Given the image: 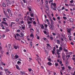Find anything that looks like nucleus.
<instances>
[{
	"instance_id": "f257e3e1",
	"label": "nucleus",
	"mask_w": 75,
	"mask_h": 75,
	"mask_svg": "<svg viewBox=\"0 0 75 75\" xmlns=\"http://www.w3.org/2000/svg\"><path fill=\"white\" fill-rule=\"evenodd\" d=\"M8 45V50L9 52L11 53L12 52V47L11 44H9Z\"/></svg>"
},
{
	"instance_id": "f03ea898",
	"label": "nucleus",
	"mask_w": 75,
	"mask_h": 75,
	"mask_svg": "<svg viewBox=\"0 0 75 75\" xmlns=\"http://www.w3.org/2000/svg\"><path fill=\"white\" fill-rule=\"evenodd\" d=\"M49 27L50 28V29H51L52 30H54V25H48Z\"/></svg>"
},
{
	"instance_id": "7ed1b4c3",
	"label": "nucleus",
	"mask_w": 75,
	"mask_h": 75,
	"mask_svg": "<svg viewBox=\"0 0 75 75\" xmlns=\"http://www.w3.org/2000/svg\"><path fill=\"white\" fill-rule=\"evenodd\" d=\"M7 11H6V13L7 14H8V13H10L11 12V10H10V9L8 8L7 9Z\"/></svg>"
},
{
	"instance_id": "20e7f679",
	"label": "nucleus",
	"mask_w": 75,
	"mask_h": 75,
	"mask_svg": "<svg viewBox=\"0 0 75 75\" xmlns=\"http://www.w3.org/2000/svg\"><path fill=\"white\" fill-rule=\"evenodd\" d=\"M30 16H31L32 17H34V14L33 13V12L32 11L30 12Z\"/></svg>"
},
{
	"instance_id": "39448f33",
	"label": "nucleus",
	"mask_w": 75,
	"mask_h": 75,
	"mask_svg": "<svg viewBox=\"0 0 75 75\" xmlns=\"http://www.w3.org/2000/svg\"><path fill=\"white\" fill-rule=\"evenodd\" d=\"M16 67L17 69L18 70H20L21 69L20 68V67H18V66L17 65H16Z\"/></svg>"
},
{
	"instance_id": "423d86ee",
	"label": "nucleus",
	"mask_w": 75,
	"mask_h": 75,
	"mask_svg": "<svg viewBox=\"0 0 75 75\" xmlns=\"http://www.w3.org/2000/svg\"><path fill=\"white\" fill-rule=\"evenodd\" d=\"M19 37H21V38L22 37H24V34L23 33H21Z\"/></svg>"
},
{
	"instance_id": "0eeeda50",
	"label": "nucleus",
	"mask_w": 75,
	"mask_h": 75,
	"mask_svg": "<svg viewBox=\"0 0 75 75\" xmlns=\"http://www.w3.org/2000/svg\"><path fill=\"white\" fill-rule=\"evenodd\" d=\"M30 30L31 33H33V32H34V31L33 28H30Z\"/></svg>"
},
{
	"instance_id": "6e6552de",
	"label": "nucleus",
	"mask_w": 75,
	"mask_h": 75,
	"mask_svg": "<svg viewBox=\"0 0 75 75\" xmlns=\"http://www.w3.org/2000/svg\"><path fill=\"white\" fill-rule=\"evenodd\" d=\"M68 33H69V35H71L72 34L71 33V30H70L69 29H68L67 30Z\"/></svg>"
},
{
	"instance_id": "1a4fd4ad",
	"label": "nucleus",
	"mask_w": 75,
	"mask_h": 75,
	"mask_svg": "<svg viewBox=\"0 0 75 75\" xmlns=\"http://www.w3.org/2000/svg\"><path fill=\"white\" fill-rule=\"evenodd\" d=\"M69 21L70 22H71V23L74 21V20H73V19H72V18L69 19Z\"/></svg>"
},
{
	"instance_id": "9d476101",
	"label": "nucleus",
	"mask_w": 75,
	"mask_h": 75,
	"mask_svg": "<svg viewBox=\"0 0 75 75\" xmlns=\"http://www.w3.org/2000/svg\"><path fill=\"white\" fill-rule=\"evenodd\" d=\"M48 59L49 61H50V62H51V59H50V56H49L48 57Z\"/></svg>"
},
{
	"instance_id": "9b49d317",
	"label": "nucleus",
	"mask_w": 75,
	"mask_h": 75,
	"mask_svg": "<svg viewBox=\"0 0 75 75\" xmlns=\"http://www.w3.org/2000/svg\"><path fill=\"white\" fill-rule=\"evenodd\" d=\"M57 44H58L59 45L60 44V41H59V40H57Z\"/></svg>"
},
{
	"instance_id": "f8f14e48",
	"label": "nucleus",
	"mask_w": 75,
	"mask_h": 75,
	"mask_svg": "<svg viewBox=\"0 0 75 75\" xmlns=\"http://www.w3.org/2000/svg\"><path fill=\"white\" fill-rule=\"evenodd\" d=\"M62 58L64 61H65V59L64 58H65V56L62 55Z\"/></svg>"
},
{
	"instance_id": "ddd939ff",
	"label": "nucleus",
	"mask_w": 75,
	"mask_h": 75,
	"mask_svg": "<svg viewBox=\"0 0 75 75\" xmlns=\"http://www.w3.org/2000/svg\"><path fill=\"white\" fill-rule=\"evenodd\" d=\"M2 6L4 7H6V5L4 3H3L2 4Z\"/></svg>"
},
{
	"instance_id": "4468645a",
	"label": "nucleus",
	"mask_w": 75,
	"mask_h": 75,
	"mask_svg": "<svg viewBox=\"0 0 75 75\" xmlns=\"http://www.w3.org/2000/svg\"><path fill=\"white\" fill-rule=\"evenodd\" d=\"M17 64L18 65H20V64L21 65V62L18 61L17 62Z\"/></svg>"
},
{
	"instance_id": "2eb2a0df",
	"label": "nucleus",
	"mask_w": 75,
	"mask_h": 75,
	"mask_svg": "<svg viewBox=\"0 0 75 75\" xmlns=\"http://www.w3.org/2000/svg\"><path fill=\"white\" fill-rule=\"evenodd\" d=\"M15 57L16 59H18V55H16L15 56Z\"/></svg>"
},
{
	"instance_id": "dca6fc26",
	"label": "nucleus",
	"mask_w": 75,
	"mask_h": 75,
	"mask_svg": "<svg viewBox=\"0 0 75 75\" xmlns=\"http://www.w3.org/2000/svg\"><path fill=\"white\" fill-rule=\"evenodd\" d=\"M13 24H14V23L13 22H11V24L10 25V27H13L12 26L13 25Z\"/></svg>"
},
{
	"instance_id": "f3484780",
	"label": "nucleus",
	"mask_w": 75,
	"mask_h": 75,
	"mask_svg": "<svg viewBox=\"0 0 75 75\" xmlns=\"http://www.w3.org/2000/svg\"><path fill=\"white\" fill-rule=\"evenodd\" d=\"M45 7H46V8H47L49 10V7L48 6V5L46 4L45 5Z\"/></svg>"
},
{
	"instance_id": "a211bd4d",
	"label": "nucleus",
	"mask_w": 75,
	"mask_h": 75,
	"mask_svg": "<svg viewBox=\"0 0 75 75\" xmlns=\"http://www.w3.org/2000/svg\"><path fill=\"white\" fill-rule=\"evenodd\" d=\"M27 23H28V24H30V23H32V22L30 21H28V20L27 21Z\"/></svg>"
},
{
	"instance_id": "6ab92c4d",
	"label": "nucleus",
	"mask_w": 75,
	"mask_h": 75,
	"mask_svg": "<svg viewBox=\"0 0 75 75\" xmlns=\"http://www.w3.org/2000/svg\"><path fill=\"white\" fill-rule=\"evenodd\" d=\"M41 28H42V29H44V25H43L42 24H41Z\"/></svg>"
},
{
	"instance_id": "aec40b11",
	"label": "nucleus",
	"mask_w": 75,
	"mask_h": 75,
	"mask_svg": "<svg viewBox=\"0 0 75 75\" xmlns=\"http://www.w3.org/2000/svg\"><path fill=\"white\" fill-rule=\"evenodd\" d=\"M42 39L44 41H46V40H47V39L45 38H43Z\"/></svg>"
},
{
	"instance_id": "412c9836",
	"label": "nucleus",
	"mask_w": 75,
	"mask_h": 75,
	"mask_svg": "<svg viewBox=\"0 0 75 75\" xmlns=\"http://www.w3.org/2000/svg\"><path fill=\"white\" fill-rule=\"evenodd\" d=\"M53 6L54 8H56L57 7L56 6V4L54 3L53 4Z\"/></svg>"
},
{
	"instance_id": "4be33fe9",
	"label": "nucleus",
	"mask_w": 75,
	"mask_h": 75,
	"mask_svg": "<svg viewBox=\"0 0 75 75\" xmlns=\"http://www.w3.org/2000/svg\"><path fill=\"white\" fill-rule=\"evenodd\" d=\"M33 47V45L32 44V42H31L30 44V47L31 48Z\"/></svg>"
},
{
	"instance_id": "5701e85b",
	"label": "nucleus",
	"mask_w": 75,
	"mask_h": 75,
	"mask_svg": "<svg viewBox=\"0 0 75 75\" xmlns=\"http://www.w3.org/2000/svg\"><path fill=\"white\" fill-rule=\"evenodd\" d=\"M47 64H48V65H52V63H51L50 62H48Z\"/></svg>"
},
{
	"instance_id": "b1692460",
	"label": "nucleus",
	"mask_w": 75,
	"mask_h": 75,
	"mask_svg": "<svg viewBox=\"0 0 75 75\" xmlns=\"http://www.w3.org/2000/svg\"><path fill=\"white\" fill-rule=\"evenodd\" d=\"M50 40H54V38L51 36L50 37Z\"/></svg>"
},
{
	"instance_id": "393cba45",
	"label": "nucleus",
	"mask_w": 75,
	"mask_h": 75,
	"mask_svg": "<svg viewBox=\"0 0 75 75\" xmlns=\"http://www.w3.org/2000/svg\"><path fill=\"white\" fill-rule=\"evenodd\" d=\"M0 26L1 27H4V26L3 25V24L2 23H0Z\"/></svg>"
},
{
	"instance_id": "a878e982",
	"label": "nucleus",
	"mask_w": 75,
	"mask_h": 75,
	"mask_svg": "<svg viewBox=\"0 0 75 75\" xmlns=\"http://www.w3.org/2000/svg\"><path fill=\"white\" fill-rule=\"evenodd\" d=\"M36 30L37 34H39V31H38V28H36Z\"/></svg>"
},
{
	"instance_id": "bb28decb",
	"label": "nucleus",
	"mask_w": 75,
	"mask_h": 75,
	"mask_svg": "<svg viewBox=\"0 0 75 75\" xmlns=\"http://www.w3.org/2000/svg\"><path fill=\"white\" fill-rule=\"evenodd\" d=\"M20 73H21V75H24V72L22 71H21Z\"/></svg>"
},
{
	"instance_id": "cd10ccee",
	"label": "nucleus",
	"mask_w": 75,
	"mask_h": 75,
	"mask_svg": "<svg viewBox=\"0 0 75 75\" xmlns=\"http://www.w3.org/2000/svg\"><path fill=\"white\" fill-rule=\"evenodd\" d=\"M8 1V2H7V4H9V5H10V4H11V2L9 1Z\"/></svg>"
},
{
	"instance_id": "c85d7f7f",
	"label": "nucleus",
	"mask_w": 75,
	"mask_h": 75,
	"mask_svg": "<svg viewBox=\"0 0 75 75\" xmlns=\"http://www.w3.org/2000/svg\"><path fill=\"white\" fill-rule=\"evenodd\" d=\"M19 21V19H18V18H17L16 19V22H18Z\"/></svg>"
},
{
	"instance_id": "c756f323",
	"label": "nucleus",
	"mask_w": 75,
	"mask_h": 75,
	"mask_svg": "<svg viewBox=\"0 0 75 75\" xmlns=\"http://www.w3.org/2000/svg\"><path fill=\"white\" fill-rule=\"evenodd\" d=\"M54 23V21H51V24H50V25H53V23Z\"/></svg>"
},
{
	"instance_id": "7c9ffc66",
	"label": "nucleus",
	"mask_w": 75,
	"mask_h": 75,
	"mask_svg": "<svg viewBox=\"0 0 75 75\" xmlns=\"http://www.w3.org/2000/svg\"><path fill=\"white\" fill-rule=\"evenodd\" d=\"M63 18L64 20H67V18L65 17H63Z\"/></svg>"
},
{
	"instance_id": "2f4dec72",
	"label": "nucleus",
	"mask_w": 75,
	"mask_h": 75,
	"mask_svg": "<svg viewBox=\"0 0 75 75\" xmlns=\"http://www.w3.org/2000/svg\"><path fill=\"white\" fill-rule=\"evenodd\" d=\"M23 16V15H22V14H20L18 15V17H21V16Z\"/></svg>"
},
{
	"instance_id": "473e14b6",
	"label": "nucleus",
	"mask_w": 75,
	"mask_h": 75,
	"mask_svg": "<svg viewBox=\"0 0 75 75\" xmlns=\"http://www.w3.org/2000/svg\"><path fill=\"white\" fill-rule=\"evenodd\" d=\"M55 65L56 67H57L58 65V64L56 63L55 64Z\"/></svg>"
},
{
	"instance_id": "72a5a7b5",
	"label": "nucleus",
	"mask_w": 75,
	"mask_h": 75,
	"mask_svg": "<svg viewBox=\"0 0 75 75\" xmlns=\"http://www.w3.org/2000/svg\"><path fill=\"white\" fill-rule=\"evenodd\" d=\"M22 28L24 30H25V27H24V26H22Z\"/></svg>"
},
{
	"instance_id": "f704fd0d",
	"label": "nucleus",
	"mask_w": 75,
	"mask_h": 75,
	"mask_svg": "<svg viewBox=\"0 0 75 75\" xmlns=\"http://www.w3.org/2000/svg\"><path fill=\"white\" fill-rule=\"evenodd\" d=\"M14 48H15V49H16V50H17V46H14Z\"/></svg>"
},
{
	"instance_id": "c9c22d12",
	"label": "nucleus",
	"mask_w": 75,
	"mask_h": 75,
	"mask_svg": "<svg viewBox=\"0 0 75 75\" xmlns=\"http://www.w3.org/2000/svg\"><path fill=\"white\" fill-rule=\"evenodd\" d=\"M59 49L60 50H62V47H59Z\"/></svg>"
},
{
	"instance_id": "e433bc0d",
	"label": "nucleus",
	"mask_w": 75,
	"mask_h": 75,
	"mask_svg": "<svg viewBox=\"0 0 75 75\" xmlns=\"http://www.w3.org/2000/svg\"><path fill=\"white\" fill-rule=\"evenodd\" d=\"M28 71H29V72H30L31 71H33V70H32V69L30 68H29Z\"/></svg>"
},
{
	"instance_id": "4c0bfd02",
	"label": "nucleus",
	"mask_w": 75,
	"mask_h": 75,
	"mask_svg": "<svg viewBox=\"0 0 75 75\" xmlns=\"http://www.w3.org/2000/svg\"><path fill=\"white\" fill-rule=\"evenodd\" d=\"M30 36L31 37H33V33H31L30 35Z\"/></svg>"
},
{
	"instance_id": "58836bf2",
	"label": "nucleus",
	"mask_w": 75,
	"mask_h": 75,
	"mask_svg": "<svg viewBox=\"0 0 75 75\" xmlns=\"http://www.w3.org/2000/svg\"><path fill=\"white\" fill-rule=\"evenodd\" d=\"M47 26H48V25H47V24H45V27L46 28H47Z\"/></svg>"
},
{
	"instance_id": "ea45409f",
	"label": "nucleus",
	"mask_w": 75,
	"mask_h": 75,
	"mask_svg": "<svg viewBox=\"0 0 75 75\" xmlns=\"http://www.w3.org/2000/svg\"><path fill=\"white\" fill-rule=\"evenodd\" d=\"M20 30H17V33H20Z\"/></svg>"
},
{
	"instance_id": "a19ab883",
	"label": "nucleus",
	"mask_w": 75,
	"mask_h": 75,
	"mask_svg": "<svg viewBox=\"0 0 75 75\" xmlns=\"http://www.w3.org/2000/svg\"><path fill=\"white\" fill-rule=\"evenodd\" d=\"M16 35L17 37H18V36H20V35L19 34V33H17L16 34Z\"/></svg>"
},
{
	"instance_id": "79ce46f5",
	"label": "nucleus",
	"mask_w": 75,
	"mask_h": 75,
	"mask_svg": "<svg viewBox=\"0 0 75 75\" xmlns=\"http://www.w3.org/2000/svg\"><path fill=\"white\" fill-rule=\"evenodd\" d=\"M70 3H74V1L73 0H71L70 1Z\"/></svg>"
},
{
	"instance_id": "37998d69",
	"label": "nucleus",
	"mask_w": 75,
	"mask_h": 75,
	"mask_svg": "<svg viewBox=\"0 0 75 75\" xmlns=\"http://www.w3.org/2000/svg\"><path fill=\"white\" fill-rule=\"evenodd\" d=\"M68 68L69 69H71V67L70 66H68Z\"/></svg>"
},
{
	"instance_id": "c03bdc74",
	"label": "nucleus",
	"mask_w": 75,
	"mask_h": 75,
	"mask_svg": "<svg viewBox=\"0 0 75 75\" xmlns=\"http://www.w3.org/2000/svg\"><path fill=\"white\" fill-rule=\"evenodd\" d=\"M43 32L45 34H47V32L45 31H43Z\"/></svg>"
},
{
	"instance_id": "a18cd8bd",
	"label": "nucleus",
	"mask_w": 75,
	"mask_h": 75,
	"mask_svg": "<svg viewBox=\"0 0 75 75\" xmlns=\"http://www.w3.org/2000/svg\"><path fill=\"white\" fill-rule=\"evenodd\" d=\"M5 24V25H6V26H8V24H7V23H6V22L5 23V24Z\"/></svg>"
},
{
	"instance_id": "49530a36",
	"label": "nucleus",
	"mask_w": 75,
	"mask_h": 75,
	"mask_svg": "<svg viewBox=\"0 0 75 75\" xmlns=\"http://www.w3.org/2000/svg\"><path fill=\"white\" fill-rule=\"evenodd\" d=\"M54 51H52V52L53 55H54V54H55V52H54Z\"/></svg>"
},
{
	"instance_id": "de8ad7c7",
	"label": "nucleus",
	"mask_w": 75,
	"mask_h": 75,
	"mask_svg": "<svg viewBox=\"0 0 75 75\" xmlns=\"http://www.w3.org/2000/svg\"><path fill=\"white\" fill-rule=\"evenodd\" d=\"M46 4H48V1L47 0L45 1Z\"/></svg>"
},
{
	"instance_id": "09e8293b",
	"label": "nucleus",
	"mask_w": 75,
	"mask_h": 75,
	"mask_svg": "<svg viewBox=\"0 0 75 75\" xmlns=\"http://www.w3.org/2000/svg\"><path fill=\"white\" fill-rule=\"evenodd\" d=\"M53 20H54V21H55V20H56V19H55V18L54 17H53Z\"/></svg>"
},
{
	"instance_id": "8fccbe9b",
	"label": "nucleus",
	"mask_w": 75,
	"mask_h": 75,
	"mask_svg": "<svg viewBox=\"0 0 75 75\" xmlns=\"http://www.w3.org/2000/svg\"><path fill=\"white\" fill-rule=\"evenodd\" d=\"M10 31V30L9 29H7L6 30V32H8V31Z\"/></svg>"
},
{
	"instance_id": "3c124183",
	"label": "nucleus",
	"mask_w": 75,
	"mask_h": 75,
	"mask_svg": "<svg viewBox=\"0 0 75 75\" xmlns=\"http://www.w3.org/2000/svg\"><path fill=\"white\" fill-rule=\"evenodd\" d=\"M52 34L53 35H56V34H55L54 33H52Z\"/></svg>"
},
{
	"instance_id": "603ef678",
	"label": "nucleus",
	"mask_w": 75,
	"mask_h": 75,
	"mask_svg": "<svg viewBox=\"0 0 75 75\" xmlns=\"http://www.w3.org/2000/svg\"><path fill=\"white\" fill-rule=\"evenodd\" d=\"M52 10H57V9L55 8H52Z\"/></svg>"
},
{
	"instance_id": "864d4df0",
	"label": "nucleus",
	"mask_w": 75,
	"mask_h": 75,
	"mask_svg": "<svg viewBox=\"0 0 75 75\" xmlns=\"http://www.w3.org/2000/svg\"><path fill=\"white\" fill-rule=\"evenodd\" d=\"M57 19H58V20H60V17H59V16H58L57 17Z\"/></svg>"
},
{
	"instance_id": "5fc2aeb1",
	"label": "nucleus",
	"mask_w": 75,
	"mask_h": 75,
	"mask_svg": "<svg viewBox=\"0 0 75 75\" xmlns=\"http://www.w3.org/2000/svg\"><path fill=\"white\" fill-rule=\"evenodd\" d=\"M66 58H67V59H69V58L68 57V55H66Z\"/></svg>"
},
{
	"instance_id": "6e6d98bb",
	"label": "nucleus",
	"mask_w": 75,
	"mask_h": 75,
	"mask_svg": "<svg viewBox=\"0 0 75 75\" xmlns=\"http://www.w3.org/2000/svg\"><path fill=\"white\" fill-rule=\"evenodd\" d=\"M71 45H74V43H73V42H71Z\"/></svg>"
},
{
	"instance_id": "4d7b16f0",
	"label": "nucleus",
	"mask_w": 75,
	"mask_h": 75,
	"mask_svg": "<svg viewBox=\"0 0 75 75\" xmlns=\"http://www.w3.org/2000/svg\"><path fill=\"white\" fill-rule=\"evenodd\" d=\"M1 23L2 24H5V22H4V21H2V22H1Z\"/></svg>"
},
{
	"instance_id": "13d9d810",
	"label": "nucleus",
	"mask_w": 75,
	"mask_h": 75,
	"mask_svg": "<svg viewBox=\"0 0 75 75\" xmlns=\"http://www.w3.org/2000/svg\"><path fill=\"white\" fill-rule=\"evenodd\" d=\"M56 47V48H58V46L57 45H55Z\"/></svg>"
},
{
	"instance_id": "bf43d9fd",
	"label": "nucleus",
	"mask_w": 75,
	"mask_h": 75,
	"mask_svg": "<svg viewBox=\"0 0 75 75\" xmlns=\"http://www.w3.org/2000/svg\"><path fill=\"white\" fill-rule=\"evenodd\" d=\"M55 47H54V48H53V51H55Z\"/></svg>"
},
{
	"instance_id": "052dcab7",
	"label": "nucleus",
	"mask_w": 75,
	"mask_h": 75,
	"mask_svg": "<svg viewBox=\"0 0 75 75\" xmlns=\"http://www.w3.org/2000/svg\"><path fill=\"white\" fill-rule=\"evenodd\" d=\"M34 24H36V22L35 21H34L33 22Z\"/></svg>"
},
{
	"instance_id": "680f3d73",
	"label": "nucleus",
	"mask_w": 75,
	"mask_h": 75,
	"mask_svg": "<svg viewBox=\"0 0 75 75\" xmlns=\"http://www.w3.org/2000/svg\"><path fill=\"white\" fill-rule=\"evenodd\" d=\"M3 20L4 21H6V20L5 19V18H3Z\"/></svg>"
},
{
	"instance_id": "e2e57ef3",
	"label": "nucleus",
	"mask_w": 75,
	"mask_h": 75,
	"mask_svg": "<svg viewBox=\"0 0 75 75\" xmlns=\"http://www.w3.org/2000/svg\"><path fill=\"white\" fill-rule=\"evenodd\" d=\"M62 70H64V69H65V67H62Z\"/></svg>"
},
{
	"instance_id": "0e129e2a",
	"label": "nucleus",
	"mask_w": 75,
	"mask_h": 75,
	"mask_svg": "<svg viewBox=\"0 0 75 75\" xmlns=\"http://www.w3.org/2000/svg\"><path fill=\"white\" fill-rule=\"evenodd\" d=\"M47 46H48V47H49L50 46V44L48 43H47Z\"/></svg>"
},
{
	"instance_id": "69168bd1",
	"label": "nucleus",
	"mask_w": 75,
	"mask_h": 75,
	"mask_svg": "<svg viewBox=\"0 0 75 75\" xmlns=\"http://www.w3.org/2000/svg\"><path fill=\"white\" fill-rule=\"evenodd\" d=\"M9 16L11 17V16H12V14H11V13H9Z\"/></svg>"
},
{
	"instance_id": "338daca9",
	"label": "nucleus",
	"mask_w": 75,
	"mask_h": 75,
	"mask_svg": "<svg viewBox=\"0 0 75 75\" xmlns=\"http://www.w3.org/2000/svg\"><path fill=\"white\" fill-rule=\"evenodd\" d=\"M59 23L60 24H61V21H59Z\"/></svg>"
},
{
	"instance_id": "774afa93",
	"label": "nucleus",
	"mask_w": 75,
	"mask_h": 75,
	"mask_svg": "<svg viewBox=\"0 0 75 75\" xmlns=\"http://www.w3.org/2000/svg\"><path fill=\"white\" fill-rule=\"evenodd\" d=\"M32 19H33V18H30L29 20H30V21H31Z\"/></svg>"
}]
</instances>
